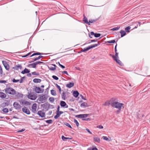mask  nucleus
I'll use <instances>...</instances> for the list:
<instances>
[{
	"instance_id": "nucleus-1",
	"label": "nucleus",
	"mask_w": 150,
	"mask_h": 150,
	"mask_svg": "<svg viewBox=\"0 0 150 150\" xmlns=\"http://www.w3.org/2000/svg\"><path fill=\"white\" fill-rule=\"evenodd\" d=\"M112 103L111 104V106L113 108L118 109L115 112L117 114H118L120 112L122 106L124 105V104L123 103L117 101V99L116 98H112Z\"/></svg>"
},
{
	"instance_id": "nucleus-2",
	"label": "nucleus",
	"mask_w": 150,
	"mask_h": 150,
	"mask_svg": "<svg viewBox=\"0 0 150 150\" xmlns=\"http://www.w3.org/2000/svg\"><path fill=\"white\" fill-rule=\"evenodd\" d=\"M5 93L6 94L14 95L16 94V91L13 88L11 87H8L4 89Z\"/></svg>"
},
{
	"instance_id": "nucleus-3",
	"label": "nucleus",
	"mask_w": 150,
	"mask_h": 150,
	"mask_svg": "<svg viewBox=\"0 0 150 150\" xmlns=\"http://www.w3.org/2000/svg\"><path fill=\"white\" fill-rule=\"evenodd\" d=\"M35 92L37 93H42L43 92L44 89H41L40 87L36 86H34V90Z\"/></svg>"
},
{
	"instance_id": "nucleus-4",
	"label": "nucleus",
	"mask_w": 150,
	"mask_h": 150,
	"mask_svg": "<svg viewBox=\"0 0 150 150\" xmlns=\"http://www.w3.org/2000/svg\"><path fill=\"white\" fill-rule=\"evenodd\" d=\"M13 105L15 109L18 110H21V106L18 103L14 102L13 103Z\"/></svg>"
},
{
	"instance_id": "nucleus-5",
	"label": "nucleus",
	"mask_w": 150,
	"mask_h": 150,
	"mask_svg": "<svg viewBox=\"0 0 150 150\" xmlns=\"http://www.w3.org/2000/svg\"><path fill=\"white\" fill-rule=\"evenodd\" d=\"M27 97L28 98L32 100H34L37 98V96H35L34 94L32 95L31 93H28V95L27 96Z\"/></svg>"
},
{
	"instance_id": "nucleus-6",
	"label": "nucleus",
	"mask_w": 150,
	"mask_h": 150,
	"mask_svg": "<svg viewBox=\"0 0 150 150\" xmlns=\"http://www.w3.org/2000/svg\"><path fill=\"white\" fill-rule=\"evenodd\" d=\"M88 115V114H79L75 115V117H76L79 118L84 119V118L87 117Z\"/></svg>"
},
{
	"instance_id": "nucleus-7",
	"label": "nucleus",
	"mask_w": 150,
	"mask_h": 150,
	"mask_svg": "<svg viewBox=\"0 0 150 150\" xmlns=\"http://www.w3.org/2000/svg\"><path fill=\"white\" fill-rule=\"evenodd\" d=\"M23 112L27 115H30V113L29 110L26 107L24 106L22 108Z\"/></svg>"
},
{
	"instance_id": "nucleus-8",
	"label": "nucleus",
	"mask_w": 150,
	"mask_h": 150,
	"mask_svg": "<svg viewBox=\"0 0 150 150\" xmlns=\"http://www.w3.org/2000/svg\"><path fill=\"white\" fill-rule=\"evenodd\" d=\"M64 112L62 111H57L56 112V115L54 116V118L55 119H58L60 116V115L63 114Z\"/></svg>"
},
{
	"instance_id": "nucleus-9",
	"label": "nucleus",
	"mask_w": 150,
	"mask_h": 150,
	"mask_svg": "<svg viewBox=\"0 0 150 150\" xmlns=\"http://www.w3.org/2000/svg\"><path fill=\"white\" fill-rule=\"evenodd\" d=\"M2 62L6 69L8 71L10 68V66L7 62L5 61H3Z\"/></svg>"
},
{
	"instance_id": "nucleus-10",
	"label": "nucleus",
	"mask_w": 150,
	"mask_h": 150,
	"mask_svg": "<svg viewBox=\"0 0 150 150\" xmlns=\"http://www.w3.org/2000/svg\"><path fill=\"white\" fill-rule=\"evenodd\" d=\"M47 97L45 95H43L40 96L38 99V100L42 102L43 100H45L47 99ZM42 103H43L42 102Z\"/></svg>"
},
{
	"instance_id": "nucleus-11",
	"label": "nucleus",
	"mask_w": 150,
	"mask_h": 150,
	"mask_svg": "<svg viewBox=\"0 0 150 150\" xmlns=\"http://www.w3.org/2000/svg\"><path fill=\"white\" fill-rule=\"evenodd\" d=\"M20 104L25 106L30 105L31 104L29 102L25 100H23L21 101H20Z\"/></svg>"
},
{
	"instance_id": "nucleus-12",
	"label": "nucleus",
	"mask_w": 150,
	"mask_h": 150,
	"mask_svg": "<svg viewBox=\"0 0 150 150\" xmlns=\"http://www.w3.org/2000/svg\"><path fill=\"white\" fill-rule=\"evenodd\" d=\"M37 108V104L36 103H33L32 106V111L33 112L35 113L36 111V109Z\"/></svg>"
},
{
	"instance_id": "nucleus-13",
	"label": "nucleus",
	"mask_w": 150,
	"mask_h": 150,
	"mask_svg": "<svg viewBox=\"0 0 150 150\" xmlns=\"http://www.w3.org/2000/svg\"><path fill=\"white\" fill-rule=\"evenodd\" d=\"M37 114L42 118L45 117V113L44 112H42L41 110L38 111Z\"/></svg>"
},
{
	"instance_id": "nucleus-14",
	"label": "nucleus",
	"mask_w": 150,
	"mask_h": 150,
	"mask_svg": "<svg viewBox=\"0 0 150 150\" xmlns=\"http://www.w3.org/2000/svg\"><path fill=\"white\" fill-rule=\"evenodd\" d=\"M83 21L84 23L88 24V25H90V24L89 23V21H88V19L86 16L85 14H83Z\"/></svg>"
},
{
	"instance_id": "nucleus-15",
	"label": "nucleus",
	"mask_w": 150,
	"mask_h": 150,
	"mask_svg": "<svg viewBox=\"0 0 150 150\" xmlns=\"http://www.w3.org/2000/svg\"><path fill=\"white\" fill-rule=\"evenodd\" d=\"M112 103V98L110 99V100H108L105 101L104 103L103 104L104 106H108L110 105L111 106V104Z\"/></svg>"
},
{
	"instance_id": "nucleus-16",
	"label": "nucleus",
	"mask_w": 150,
	"mask_h": 150,
	"mask_svg": "<svg viewBox=\"0 0 150 150\" xmlns=\"http://www.w3.org/2000/svg\"><path fill=\"white\" fill-rule=\"evenodd\" d=\"M10 100H7L6 102H4L1 104V106L3 107H4L6 106H8L10 104Z\"/></svg>"
},
{
	"instance_id": "nucleus-17",
	"label": "nucleus",
	"mask_w": 150,
	"mask_h": 150,
	"mask_svg": "<svg viewBox=\"0 0 150 150\" xmlns=\"http://www.w3.org/2000/svg\"><path fill=\"white\" fill-rule=\"evenodd\" d=\"M51 65L53 66L54 67H49L48 66H47V67L48 68V69H50V70L52 71H55L56 69V68L57 67L56 65L54 64H51Z\"/></svg>"
},
{
	"instance_id": "nucleus-18",
	"label": "nucleus",
	"mask_w": 150,
	"mask_h": 150,
	"mask_svg": "<svg viewBox=\"0 0 150 150\" xmlns=\"http://www.w3.org/2000/svg\"><path fill=\"white\" fill-rule=\"evenodd\" d=\"M43 57V56L41 55H39L38 57H37L34 59H33L31 61H29V63H31L32 62H34L36 61H37L41 58H42Z\"/></svg>"
},
{
	"instance_id": "nucleus-19",
	"label": "nucleus",
	"mask_w": 150,
	"mask_h": 150,
	"mask_svg": "<svg viewBox=\"0 0 150 150\" xmlns=\"http://www.w3.org/2000/svg\"><path fill=\"white\" fill-rule=\"evenodd\" d=\"M79 94V93L77 91H74L73 92V96L75 98H77Z\"/></svg>"
},
{
	"instance_id": "nucleus-20",
	"label": "nucleus",
	"mask_w": 150,
	"mask_h": 150,
	"mask_svg": "<svg viewBox=\"0 0 150 150\" xmlns=\"http://www.w3.org/2000/svg\"><path fill=\"white\" fill-rule=\"evenodd\" d=\"M74 86V83L72 82H70L69 83L66 85V86L68 88H70Z\"/></svg>"
},
{
	"instance_id": "nucleus-21",
	"label": "nucleus",
	"mask_w": 150,
	"mask_h": 150,
	"mask_svg": "<svg viewBox=\"0 0 150 150\" xmlns=\"http://www.w3.org/2000/svg\"><path fill=\"white\" fill-rule=\"evenodd\" d=\"M30 71L26 68H25L24 70L22 71L21 73L23 74H25L30 73Z\"/></svg>"
},
{
	"instance_id": "nucleus-22",
	"label": "nucleus",
	"mask_w": 150,
	"mask_h": 150,
	"mask_svg": "<svg viewBox=\"0 0 150 150\" xmlns=\"http://www.w3.org/2000/svg\"><path fill=\"white\" fill-rule=\"evenodd\" d=\"M22 68V66L21 64H18V65L15 66V67H13V69L16 70H18L19 68L21 69Z\"/></svg>"
},
{
	"instance_id": "nucleus-23",
	"label": "nucleus",
	"mask_w": 150,
	"mask_h": 150,
	"mask_svg": "<svg viewBox=\"0 0 150 150\" xmlns=\"http://www.w3.org/2000/svg\"><path fill=\"white\" fill-rule=\"evenodd\" d=\"M117 63L121 66H123V64L122 62L118 59V58L114 59V60Z\"/></svg>"
},
{
	"instance_id": "nucleus-24",
	"label": "nucleus",
	"mask_w": 150,
	"mask_h": 150,
	"mask_svg": "<svg viewBox=\"0 0 150 150\" xmlns=\"http://www.w3.org/2000/svg\"><path fill=\"white\" fill-rule=\"evenodd\" d=\"M30 66H31L33 68H36V65L35 62L33 63L29 64L27 65V67H30Z\"/></svg>"
},
{
	"instance_id": "nucleus-25",
	"label": "nucleus",
	"mask_w": 150,
	"mask_h": 150,
	"mask_svg": "<svg viewBox=\"0 0 150 150\" xmlns=\"http://www.w3.org/2000/svg\"><path fill=\"white\" fill-rule=\"evenodd\" d=\"M80 106L81 107L86 108L89 106L87 103L85 102H84L81 104Z\"/></svg>"
},
{
	"instance_id": "nucleus-26",
	"label": "nucleus",
	"mask_w": 150,
	"mask_h": 150,
	"mask_svg": "<svg viewBox=\"0 0 150 150\" xmlns=\"http://www.w3.org/2000/svg\"><path fill=\"white\" fill-rule=\"evenodd\" d=\"M120 33L121 34V38L123 37L126 35V32L123 30H121L120 32Z\"/></svg>"
},
{
	"instance_id": "nucleus-27",
	"label": "nucleus",
	"mask_w": 150,
	"mask_h": 150,
	"mask_svg": "<svg viewBox=\"0 0 150 150\" xmlns=\"http://www.w3.org/2000/svg\"><path fill=\"white\" fill-rule=\"evenodd\" d=\"M41 81V79H39L35 78L33 80V82L35 83H40Z\"/></svg>"
},
{
	"instance_id": "nucleus-28",
	"label": "nucleus",
	"mask_w": 150,
	"mask_h": 150,
	"mask_svg": "<svg viewBox=\"0 0 150 150\" xmlns=\"http://www.w3.org/2000/svg\"><path fill=\"white\" fill-rule=\"evenodd\" d=\"M41 106L43 108L45 109L46 111H47L48 110V106L46 105V103H45L41 104Z\"/></svg>"
},
{
	"instance_id": "nucleus-29",
	"label": "nucleus",
	"mask_w": 150,
	"mask_h": 150,
	"mask_svg": "<svg viewBox=\"0 0 150 150\" xmlns=\"http://www.w3.org/2000/svg\"><path fill=\"white\" fill-rule=\"evenodd\" d=\"M6 95L4 93L0 92V97L1 98H4L6 97Z\"/></svg>"
},
{
	"instance_id": "nucleus-30",
	"label": "nucleus",
	"mask_w": 150,
	"mask_h": 150,
	"mask_svg": "<svg viewBox=\"0 0 150 150\" xmlns=\"http://www.w3.org/2000/svg\"><path fill=\"white\" fill-rule=\"evenodd\" d=\"M60 105L61 107L64 108L66 105V103L64 101H61L60 102Z\"/></svg>"
},
{
	"instance_id": "nucleus-31",
	"label": "nucleus",
	"mask_w": 150,
	"mask_h": 150,
	"mask_svg": "<svg viewBox=\"0 0 150 150\" xmlns=\"http://www.w3.org/2000/svg\"><path fill=\"white\" fill-rule=\"evenodd\" d=\"M88 50L87 47H86L84 49H82L81 50L78 52V53H80L82 52H86V51Z\"/></svg>"
},
{
	"instance_id": "nucleus-32",
	"label": "nucleus",
	"mask_w": 150,
	"mask_h": 150,
	"mask_svg": "<svg viewBox=\"0 0 150 150\" xmlns=\"http://www.w3.org/2000/svg\"><path fill=\"white\" fill-rule=\"evenodd\" d=\"M62 139L63 141H67V139H72V138L65 137L64 136L62 135Z\"/></svg>"
},
{
	"instance_id": "nucleus-33",
	"label": "nucleus",
	"mask_w": 150,
	"mask_h": 150,
	"mask_svg": "<svg viewBox=\"0 0 150 150\" xmlns=\"http://www.w3.org/2000/svg\"><path fill=\"white\" fill-rule=\"evenodd\" d=\"M46 105L47 106H48V110L50 108L52 109L54 108V106L50 104L48 102H46Z\"/></svg>"
},
{
	"instance_id": "nucleus-34",
	"label": "nucleus",
	"mask_w": 150,
	"mask_h": 150,
	"mask_svg": "<svg viewBox=\"0 0 150 150\" xmlns=\"http://www.w3.org/2000/svg\"><path fill=\"white\" fill-rule=\"evenodd\" d=\"M99 18H98L96 19H90L89 20V23L90 24V23H92L93 22H96L98 20Z\"/></svg>"
},
{
	"instance_id": "nucleus-35",
	"label": "nucleus",
	"mask_w": 150,
	"mask_h": 150,
	"mask_svg": "<svg viewBox=\"0 0 150 150\" xmlns=\"http://www.w3.org/2000/svg\"><path fill=\"white\" fill-rule=\"evenodd\" d=\"M130 28L131 27L130 26H127L125 28V31L127 33H129L130 32Z\"/></svg>"
},
{
	"instance_id": "nucleus-36",
	"label": "nucleus",
	"mask_w": 150,
	"mask_h": 150,
	"mask_svg": "<svg viewBox=\"0 0 150 150\" xmlns=\"http://www.w3.org/2000/svg\"><path fill=\"white\" fill-rule=\"evenodd\" d=\"M93 140L94 141L97 142L98 143H99L100 141V139L97 137H94Z\"/></svg>"
},
{
	"instance_id": "nucleus-37",
	"label": "nucleus",
	"mask_w": 150,
	"mask_h": 150,
	"mask_svg": "<svg viewBox=\"0 0 150 150\" xmlns=\"http://www.w3.org/2000/svg\"><path fill=\"white\" fill-rule=\"evenodd\" d=\"M51 94L54 96H55L56 95V91L53 89H52L51 90Z\"/></svg>"
},
{
	"instance_id": "nucleus-38",
	"label": "nucleus",
	"mask_w": 150,
	"mask_h": 150,
	"mask_svg": "<svg viewBox=\"0 0 150 150\" xmlns=\"http://www.w3.org/2000/svg\"><path fill=\"white\" fill-rule=\"evenodd\" d=\"M2 111L4 113H7L8 112V110L7 108H3Z\"/></svg>"
},
{
	"instance_id": "nucleus-39",
	"label": "nucleus",
	"mask_w": 150,
	"mask_h": 150,
	"mask_svg": "<svg viewBox=\"0 0 150 150\" xmlns=\"http://www.w3.org/2000/svg\"><path fill=\"white\" fill-rule=\"evenodd\" d=\"M120 28V26H117V27H115L114 28L111 29V30L112 31H116L118 30Z\"/></svg>"
},
{
	"instance_id": "nucleus-40",
	"label": "nucleus",
	"mask_w": 150,
	"mask_h": 150,
	"mask_svg": "<svg viewBox=\"0 0 150 150\" xmlns=\"http://www.w3.org/2000/svg\"><path fill=\"white\" fill-rule=\"evenodd\" d=\"M66 94L65 92H63L62 96V98L63 100H65L66 98Z\"/></svg>"
},
{
	"instance_id": "nucleus-41",
	"label": "nucleus",
	"mask_w": 150,
	"mask_h": 150,
	"mask_svg": "<svg viewBox=\"0 0 150 150\" xmlns=\"http://www.w3.org/2000/svg\"><path fill=\"white\" fill-rule=\"evenodd\" d=\"M40 54V52H37L36 53H33V54H32L30 56V57H31L33 56H35V55H39Z\"/></svg>"
},
{
	"instance_id": "nucleus-42",
	"label": "nucleus",
	"mask_w": 150,
	"mask_h": 150,
	"mask_svg": "<svg viewBox=\"0 0 150 150\" xmlns=\"http://www.w3.org/2000/svg\"><path fill=\"white\" fill-rule=\"evenodd\" d=\"M116 41L115 40H111L107 41V43H115Z\"/></svg>"
},
{
	"instance_id": "nucleus-43",
	"label": "nucleus",
	"mask_w": 150,
	"mask_h": 150,
	"mask_svg": "<svg viewBox=\"0 0 150 150\" xmlns=\"http://www.w3.org/2000/svg\"><path fill=\"white\" fill-rule=\"evenodd\" d=\"M35 62L36 65L38 64H45L44 62L40 61H37Z\"/></svg>"
},
{
	"instance_id": "nucleus-44",
	"label": "nucleus",
	"mask_w": 150,
	"mask_h": 150,
	"mask_svg": "<svg viewBox=\"0 0 150 150\" xmlns=\"http://www.w3.org/2000/svg\"><path fill=\"white\" fill-rule=\"evenodd\" d=\"M88 48V50H90L91 49H92V48H93L94 47H95V45H94H94H90V46H88V47H87Z\"/></svg>"
},
{
	"instance_id": "nucleus-45",
	"label": "nucleus",
	"mask_w": 150,
	"mask_h": 150,
	"mask_svg": "<svg viewBox=\"0 0 150 150\" xmlns=\"http://www.w3.org/2000/svg\"><path fill=\"white\" fill-rule=\"evenodd\" d=\"M101 34L99 33H95L94 37L95 38H97L100 36Z\"/></svg>"
},
{
	"instance_id": "nucleus-46",
	"label": "nucleus",
	"mask_w": 150,
	"mask_h": 150,
	"mask_svg": "<svg viewBox=\"0 0 150 150\" xmlns=\"http://www.w3.org/2000/svg\"><path fill=\"white\" fill-rule=\"evenodd\" d=\"M64 125H65L66 126L69 127L70 128L72 129V128L71 127V125L69 123H67V122H64Z\"/></svg>"
},
{
	"instance_id": "nucleus-47",
	"label": "nucleus",
	"mask_w": 150,
	"mask_h": 150,
	"mask_svg": "<svg viewBox=\"0 0 150 150\" xmlns=\"http://www.w3.org/2000/svg\"><path fill=\"white\" fill-rule=\"evenodd\" d=\"M45 122L49 124H52L53 122V121L52 120H45Z\"/></svg>"
},
{
	"instance_id": "nucleus-48",
	"label": "nucleus",
	"mask_w": 150,
	"mask_h": 150,
	"mask_svg": "<svg viewBox=\"0 0 150 150\" xmlns=\"http://www.w3.org/2000/svg\"><path fill=\"white\" fill-rule=\"evenodd\" d=\"M118 52H116L115 53V55H114V59L118 58Z\"/></svg>"
},
{
	"instance_id": "nucleus-49",
	"label": "nucleus",
	"mask_w": 150,
	"mask_h": 150,
	"mask_svg": "<svg viewBox=\"0 0 150 150\" xmlns=\"http://www.w3.org/2000/svg\"><path fill=\"white\" fill-rule=\"evenodd\" d=\"M74 122L76 124V126L78 127L79 125V123L78 121L75 119H74Z\"/></svg>"
},
{
	"instance_id": "nucleus-50",
	"label": "nucleus",
	"mask_w": 150,
	"mask_h": 150,
	"mask_svg": "<svg viewBox=\"0 0 150 150\" xmlns=\"http://www.w3.org/2000/svg\"><path fill=\"white\" fill-rule=\"evenodd\" d=\"M26 77L25 76H24L22 77L20 79V80L19 82L20 83H22L23 81V79L26 78Z\"/></svg>"
},
{
	"instance_id": "nucleus-51",
	"label": "nucleus",
	"mask_w": 150,
	"mask_h": 150,
	"mask_svg": "<svg viewBox=\"0 0 150 150\" xmlns=\"http://www.w3.org/2000/svg\"><path fill=\"white\" fill-rule=\"evenodd\" d=\"M49 100L50 102L52 103L54 101V99L53 97H51L49 98Z\"/></svg>"
},
{
	"instance_id": "nucleus-52",
	"label": "nucleus",
	"mask_w": 150,
	"mask_h": 150,
	"mask_svg": "<svg viewBox=\"0 0 150 150\" xmlns=\"http://www.w3.org/2000/svg\"><path fill=\"white\" fill-rule=\"evenodd\" d=\"M52 77L53 79L56 80H57L59 79L58 77L56 76L53 75L52 76Z\"/></svg>"
},
{
	"instance_id": "nucleus-53",
	"label": "nucleus",
	"mask_w": 150,
	"mask_h": 150,
	"mask_svg": "<svg viewBox=\"0 0 150 150\" xmlns=\"http://www.w3.org/2000/svg\"><path fill=\"white\" fill-rule=\"evenodd\" d=\"M19 81H20V80L19 79L16 80L14 79H13L12 80V81L13 83H17Z\"/></svg>"
},
{
	"instance_id": "nucleus-54",
	"label": "nucleus",
	"mask_w": 150,
	"mask_h": 150,
	"mask_svg": "<svg viewBox=\"0 0 150 150\" xmlns=\"http://www.w3.org/2000/svg\"><path fill=\"white\" fill-rule=\"evenodd\" d=\"M98 40L97 39H94L92 40H89V41H90V42H88V43L89 44L91 43V42H96Z\"/></svg>"
},
{
	"instance_id": "nucleus-55",
	"label": "nucleus",
	"mask_w": 150,
	"mask_h": 150,
	"mask_svg": "<svg viewBox=\"0 0 150 150\" xmlns=\"http://www.w3.org/2000/svg\"><path fill=\"white\" fill-rule=\"evenodd\" d=\"M102 138L104 140H106V141H109L110 140H109V139H108V138L107 137H106V136H103V137H102Z\"/></svg>"
},
{
	"instance_id": "nucleus-56",
	"label": "nucleus",
	"mask_w": 150,
	"mask_h": 150,
	"mask_svg": "<svg viewBox=\"0 0 150 150\" xmlns=\"http://www.w3.org/2000/svg\"><path fill=\"white\" fill-rule=\"evenodd\" d=\"M82 120L83 121H90L91 118H87L82 119Z\"/></svg>"
},
{
	"instance_id": "nucleus-57",
	"label": "nucleus",
	"mask_w": 150,
	"mask_h": 150,
	"mask_svg": "<svg viewBox=\"0 0 150 150\" xmlns=\"http://www.w3.org/2000/svg\"><path fill=\"white\" fill-rule=\"evenodd\" d=\"M25 129L23 128L20 130H19L18 131H17V132L18 133L22 132L24 131H25Z\"/></svg>"
},
{
	"instance_id": "nucleus-58",
	"label": "nucleus",
	"mask_w": 150,
	"mask_h": 150,
	"mask_svg": "<svg viewBox=\"0 0 150 150\" xmlns=\"http://www.w3.org/2000/svg\"><path fill=\"white\" fill-rule=\"evenodd\" d=\"M96 127L99 128L100 129H103V127L102 125H99L97 126H96Z\"/></svg>"
},
{
	"instance_id": "nucleus-59",
	"label": "nucleus",
	"mask_w": 150,
	"mask_h": 150,
	"mask_svg": "<svg viewBox=\"0 0 150 150\" xmlns=\"http://www.w3.org/2000/svg\"><path fill=\"white\" fill-rule=\"evenodd\" d=\"M57 88L59 89V93H61L62 89H61V88L60 86H59Z\"/></svg>"
},
{
	"instance_id": "nucleus-60",
	"label": "nucleus",
	"mask_w": 150,
	"mask_h": 150,
	"mask_svg": "<svg viewBox=\"0 0 150 150\" xmlns=\"http://www.w3.org/2000/svg\"><path fill=\"white\" fill-rule=\"evenodd\" d=\"M7 82L6 81V80H0V83H5Z\"/></svg>"
},
{
	"instance_id": "nucleus-61",
	"label": "nucleus",
	"mask_w": 150,
	"mask_h": 150,
	"mask_svg": "<svg viewBox=\"0 0 150 150\" xmlns=\"http://www.w3.org/2000/svg\"><path fill=\"white\" fill-rule=\"evenodd\" d=\"M18 95L17 96L19 98H22L23 96V95L22 94L18 93Z\"/></svg>"
},
{
	"instance_id": "nucleus-62",
	"label": "nucleus",
	"mask_w": 150,
	"mask_h": 150,
	"mask_svg": "<svg viewBox=\"0 0 150 150\" xmlns=\"http://www.w3.org/2000/svg\"><path fill=\"white\" fill-rule=\"evenodd\" d=\"M62 74H67V75H69L67 73V71H63L62 72Z\"/></svg>"
},
{
	"instance_id": "nucleus-63",
	"label": "nucleus",
	"mask_w": 150,
	"mask_h": 150,
	"mask_svg": "<svg viewBox=\"0 0 150 150\" xmlns=\"http://www.w3.org/2000/svg\"><path fill=\"white\" fill-rule=\"evenodd\" d=\"M80 96H81V98L82 99H83L84 100H87L86 99V98H84V97L81 94L80 95Z\"/></svg>"
},
{
	"instance_id": "nucleus-64",
	"label": "nucleus",
	"mask_w": 150,
	"mask_h": 150,
	"mask_svg": "<svg viewBox=\"0 0 150 150\" xmlns=\"http://www.w3.org/2000/svg\"><path fill=\"white\" fill-rule=\"evenodd\" d=\"M92 150H98V149L96 146H94L92 148Z\"/></svg>"
}]
</instances>
